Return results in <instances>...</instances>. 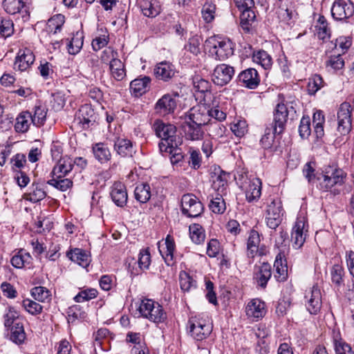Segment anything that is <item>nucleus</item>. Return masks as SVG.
Masks as SVG:
<instances>
[{"label": "nucleus", "instance_id": "nucleus-1", "mask_svg": "<svg viewBox=\"0 0 354 354\" xmlns=\"http://www.w3.org/2000/svg\"><path fill=\"white\" fill-rule=\"evenodd\" d=\"M296 113L294 107L283 103L278 104L274 113L273 122L271 128L267 127L262 136L260 143L263 148L268 149L272 146L274 135L281 134L285 128V124L289 115H292Z\"/></svg>", "mask_w": 354, "mask_h": 354}, {"label": "nucleus", "instance_id": "nucleus-2", "mask_svg": "<svg viewBox=\"0 0 354 354\" xmlns=\"http://www.w3.org/2000/svg\"><path fill=\"white\" fill-rule=\"evenodd\" d=\"M153 127L156 136L161 138L159 143L161 152L167 151L169 145L178 147L182 144V138L176 135V128L174 124L158 120Z\"/></svg>", "mask_w": 354, "mask_h": 354}, {"label": "nucleus", "instance_id": "nucleus-3", "mask_svg": "<svg viewBox=\"0 0 354 354\" xmlns=\"http://www.w3.org/2000/svg\"><path fill=\"white\" fill-rule=\"evenodd\" d=\"M321 176L322 180L319 182L320 189L328 192L335 185H342L346 174L342 169L333 165L325 167Z\"/></svg>", "mask_w": 354, "mask_h": 354}, {"label": "nucleus", "instance_id": "nucleus-4", "mask_svg": "<svg viewBox=\"0 0 354 354\" xmlns=\"http://www.w3.org/2000/svg\"><path fill=\"white\" fill-rule=\"evenodd\" d=\"M138 311L142 317L156 324L162 323L167 319V315L162 306L152 299H142Z\"/></svg>", "mask_w": 354, "mask_h": 354}, {"label": "nucleus", "instance_id": "nucleus-5", "mask_svg": "<svg viewBox=\"0 0 354 354\" xmlns=\"http://www.w3.org/2000/svg\"><path fill=\"white\" fill-rule=\"evenodd\" d=\"M209 53L217 60H224L234 53L233 44L230 39L212 37L206 40Z\"/></svg>", "mask_w": 354, "mask_h": 354}, {"label": "nucleus", "instance_id": "nucleus-6", "mask_svg": "<svg viewBox=\"0 0 354 354\" xmlns=\"http://www.w3.org/2000/svg\"><path fill=\"white\" fill-rule=\"evenodd\" d=\"M189 334L196 341L206 339L212 330V326L209 320L194 316L188 321Z\"/></svg>", "mask_w": 354, "mask_h": 354}, {"label": "nucleus", "instance_id": "nucleus-7", "mask_svg": "<svg viewBox=\"0 0 354 354\" xmlns=\"http://www.w3.org/2000/svg\"><path fill=\"white\" fill-rule=\"evenodd\" d=\"M180 209L184 216L189 218H197L203 214L204 207L195 195L186 194L181 198Z\"/></svg>", "mask_w": 354, "mask_h": 354}, {"label": "nucleus", "instance_id": "nucleus-8", "mask_svg": "<svg viewBox=\"0 0 354 354\" xmlns=\"http://www.w3.org/2000/svg\"><path fill=\"white\" fill-rule=\"evenodd\" d=\"M352 107L350 103H342L337 111V131L342 135L348 134L352 128Z\"/></svg>", "mask_w": 354, "mask_h": 354}, {"label": "nucleus", "instance_id": "nucleus-9", "mask_svg": "<svg viewBox=\"0 0 354 354\" xmlns=\"http://www.w3.org/2000/svg\"><path fill=\"white\" fill-rule=\"evenodd\" d=\"M354 15V4L351 0H335L331 8V15L337 21L346 20Z\"/></svg>", "mask_w": 354, "mask_h": 354}, {"label": "nucleus", "instance_id": "nucleus-10", "mask_svg": "<svg viewBox=\"0 0 354 354\" xmlns=\"http://www.w3.org/2000/svg\"><path fill=\"white\" fill-rule=\"evenodd\" d=\"M97 120V115L91 105L85 104L79 109L75 120L83 129H88L94 126Z\"/></svg>", "mask_w": 354, "mask_h": 354}, {"label": "nucleus", "instance_id": "nucleus-11", "mask_svg": "<svg viewBox=\"0 0 354 354\" xmlns=\"http://www.w3.org/2000/svg\"><path fill=\"white\" fill-rule=\"evenodd\" d=\"M234 75L232 66L225 64L216 66L212 74V81L218 86H223L228 84Z\"/></svg>", "mask_w": 354, "mask_h": 354}, {"label": "nucleus", "instance_id": "nucleus-12", "mask_svg": "<svg viewBox=\"0 0 354 354\" xmlns=\"http://www.w3.org/2000/svg\"><path fill=\"white\" fill-rule=\"evenodd\" d=\"M3 8L9 15L21 14L24 21L29 19L28 7L23 0H3Z\"/></svg>", "mask_w": 354, "mask_h": 354}, {"label": "nucleus", "instance_id": "nucleus-13", "mask_svg": "<svg viewBox=\"0 0 354 354\" xmlns=\"http://www.w3.org/2000/svg\"><path fill=\"white\" fill-rule=\"evenodd\" d=\"M304 218H298L292 227L291 241L295 249L300 248L304 243L306 237L307 230Z\"/></svg>", "mask_w": 354, "mask_h": 354}, {"label": "nucleus", "instance_id": "nucleus-14", "mask_svg": "<svg viewBox=\"0 0 354 354\" xmlns=\"http://www.w3.org/2000/svg\"><path fill=\"white\" fill-rule=\"evenodd\" d=\"M271 277L272 267L270 263H263L260 266H255L253 279L258 286L265 288Z\"/></svg>", "mask_w": 354, "mask_h": 354}, {"label": "nucleus", "instance_id": "nucleus-15", "mask_svg": "<svg viewBox=\"0 0 354 354\" xmlns=\"http://www.w3.org/2000/svg\"><path fill=\"white\" fill-rule=\"evenodd\" d=\"M35 62V55L28 48L19 50L15 63L14 69L21 72L27 71Z\"/></svg>", "mask_w": 354, "mask_h": 354}, {"label": "nucleus", "instance_id": "nucleus-16", "mask_svg": "<svg viewBox=\"0 0 354 354\" xmlns=\"http://www.w3.org/2000/svg\"><path fill=\"white\" fill-rule=\"evenodd\" d=\"M239 81L248 88L254 89L260 84V76L257 69L249 68L239 75Z\"/></svg>", "mask_w": 354, "mask_h": 354}, {"label": "nucleus", "instance_id": "nucleus-17", "mask_svg": "<svg viewBox=\"0 0 354 354\" xmlns=\"http://www.w3.org/2000/svg\"><path fill=\"white\" fill-rule=\"evenodd\" d=\"M306 298L307 310L310 314L317 315L322 307V295L319 288L314 286Z\"/></svg>", "mask_w": 354, "mask_h": 354}, {"label": "nucleus", "instance_id": "nucleus-18", "mask_svg": "<svg viewBox=\"0 0 354 354\" xmlns=\"http://www.w3.org/2000/svg\"><path fill=\"white\" fill-rule=\"evenodd\" d=\"M158 248L167 266H172L174 264V253L176 248L174 239L170 235H167L165 243L161 244L158 242Z\"/></svg>", "mask_w": 354, "mask_h": 354}, {"label": "nucleus", "instance_id": "nucleus-19", "mask_svg": "<svg viewBox=\"0 0 354 354\" xmlns=\"http://www.w3.org/2000/svg\"><path fill=\"white\" fill-rule=\"evenodd\" d=\"M113 202L118 207H122L127 205L128 194L126 187L120 182H115L111 187L110 193Z\"/></svg>", "mask_w": 354, "mask_h": 354}, {"label": "nucleus", "instance_id": "nucleus-20", "mask_svg": "<svg viewBox=\"0 0 354 354\" xmlns=\"http://www.w3.org/2000/svg\"><path fill=\"white\" fill-rule=\"evenodd\" d=\"M176 107V100L170 94L164 95L155 104L156 111L162 115L173 113Z\"/></svg>", "mask_w": 354, "mask_h": 354}, {"label": "nucleus", "instance_id": "nucleus-21", "mask_svg": "<svg viewBox=\"0 0 354 354\" xmlns=\"http://www.w3.org/2000/svg\"><path fill=\"white\" fill-rule=\"evenodd\" d=\"M73 168L72 158L64 156L59 160L53 167L50 175L51 176H57V178H64L72 171Z\"/></svg>", "mask_w": 354, "mask_h": 354}, {"label": "nucleus", "instance_id": "nucleus-22", "mask_svg": "<svg viewBox=\"0 0 354 354\" xmlns=\"http://www.w3.org/2000/svg\"><path fill=\"white\" fill-rule=\"evenodd\" d=\"M266 304L259 299L251 300L245 308V313L248 317L259 319L262 318L266 313Z\"/></svg>", "mask_w": 354, "mask_h": 354}, {"label": "nucleus", "instance_id": "nucleus-23", "mask_svg": "<svg viewBox=\"0 0 354 354\" xmlns=\"http://www.w3.org/2000/svg\"><path fill=\"white\" fill-rule=\"evenodd\" d=\"M185 122L203 127L208 124L209 119L205 113L202 112L198 108L193 107L185 114Z\"/></svg>", "mask_w": 354, "mask_h": 354}, {"label": "nucleus", "instance_id": "nucleus-24", "mask_svg": "<svg viewBox=\"0 0 354 354\" xmlns=\"http://www.w3.org/2000/svg\"><path fill=\"white\" fill-rule=\"evenodd\" d=\"M151 78L142 76L132 80L130 83V91L132 95L139 97L145 94L149 88Z\"/></svg>", "mask_w": 354, "mask_h": 354}, {"label": "nucleus", "instance_id": "nucleus-25", "mask_svg": "<svg viewBox=\"0 0 354 354\" xmlns=\"http://www.w3.org/2000/svg\"><path fill=\"white\" fill-rule=\"evenodd\" d=\"M92 152L95 158L103 164L111 158V153L108 145L104 142H97L92 145Z\"/></svg>", "mask_w": 354, "mask_h": 354}, {"label": "nucleus", "instance_id": "nucleus-26", "mask_svg": "<svg viewBox=\"0 0 354 354\" xmlns=\"http://www.w3.org/2000/svg\"><path fill=\"white\" fill-rule=\"evenodd\" d=\"M10 262L12 266L18 269L23 268H30L32 263V258L28 252L21 249L12 257Z\"/></svg>", "mask_w": 354, "mask_h": 354}, {"label": "nucleus", "instance_id": "nucleus-27", "mask_svg": "<svg viewBox=\"0 0 354 354\" xmlns=\"http://www.w3.org/2000/svg\"><path fill=\"white\" fill-rule=\"evenodd\" d=\"M32 113L28 111H24L19 113L16 118L15 124V130L17 133H26L32 124L31 122Z\"/></svg>", "mask_w": 354, "mask_h": 354}, {"label": "nucleus", "instance_id": "nucleus-28", "mask_svg": "<svg viewBox=\"0 0 354 354\" xmlns=\"http://www.w3.org/2000/svg\"><path fill=\"white\" fill-rule=\"evenodd\" d=\"M261 243L260 235L256 230H251L247 241V256L249 258H254L259 252V245Z\"/></svg>", "mask_w": 354, "mask_h": 354}, {"label": "nucleus", "instance_id": "nucleus-29", "mask_svg": "<svg viewBox=\"0 0 354 354\" xmlns=\"http://www.w3.org/2000/svg\"><path fill=\"white\" fill-rule=\"evenodd\" d=\"M261 194V181L259 178H254L250 181L245 189L246 200L249 203L257 201Z\"/></svg>", "mask_w": 354, "mask_h": 354}, {"label": "nucleus", "instance_id": "nucleus-30", "mask_svg": "<svg viewBox=\"0 0 354 354\" xmlns=\"http://www.w3.org/2000/svg\"><path fill=\"white\" fill-rule=\"evenodd\" d=\"M230 174L224 171L219 170L218 173L214 172L213 178L212 187L217 193L225 194L227 187V181Z\"/></svg>", "mask_w": 354, "mask_h": 354}, {"label": "nucleus", "instance_id": "nucleus-31", "mask_svg": "<svg viewBox=\"0 0 354 354\" xmlns=\"http://www.w3.org/2000/svg\"><path fill=\"white\" fill-rule=\"evenodd\" d=\"M182 128L186 139L200 140L203 138L204 131L202 127L184 122Z\"/></svg>", "mask_w": 354, "mask_h": 354}, {"label": "nucleus", "instance_id": "nucleus-32", "mask_svg": "<svg viewBox=\"0 0 354 354\" xmlns=\"http://www.w3.org/2000/svg\"><path fill=\"white\" fill-rule=\"evenodd\" d=\"M114 149L122 157H132L135 152L131 141L125 138H118L115 142Z\"/></svg>", "mask_w": 354, "mask_h": 354}, {"label": "nucleus", "instance_id": "nucleus-33", "mask_svg": "<svg viewBox=\"0 0 354 354\" xmlns=\"http://www.w3.org/2000/svg\"><path fill=\"white\" fill-rule=\"evenodd\" d=\"M3 317V324L6 329L16 326L17 323H23V319L19 313L14 307H8L5 310Z\"/></svg>", "mask_w": 354, "mask_h": 354}, {"label": "nucleus", "instance_id": "nucleus-34", "mask_svg": "<svg viewBox=\"0 0 354 354\" xmlns=\"http://www.w3.org/2000/svg\"><path fill=\"white\" fill-rule=\"evenodd\" d=\"M7 330L10 331L8 335L12 342L17 345H21L24 342L26 335L23 323H17L16 326H13Z\"/></svg>", "mask_w": 354, "mask_h": 354}, {"label": "nucleus", "instance_id": "nucleus-35", "mask_svg": "<svg viewBox=\"0 0 354 354\" xmlns=\"http://www.w3.org/2000/svg\"><path fill=\"white\" fill-rule=\"evenodd\" d=\"M66 256L73 262L79 264L82 267H86L89 264V257L86 252L80 248H75L67 252Z\"/></svg>", "mask_w": 354, "mask_h": 354}, {"label": "nucleus", "instance_id": "nucleus-36", "mask_svg": "<svg viewBox=\"0 0 354 354\" xmlns=\"http://www.w3.org/2000/svg\"><path fill=\"white\" fill-rule=\"evenodd\" d=\"M174 73L172 65L167 62L159 63L154 71L156 77L163 81L170 80L174 76Z\"/></svg>", "mask_w": 354, "mask_h": 354}, {"label": "nucleus", "instance_id": "nucleus-37", "mask_svg": "<svg viewBox=\"0 0 354 354\" xmlns=\"http://www.w3.org/2000/svg\"><path fill=\"white\" fill-rule=\"evenodd\" d=\"M252 60L265 70L271 68L272 65V57L265 50H261L253 53Z\"/></svg>", "mask_w": 354, "mask_h": 354}, {"label": "nucleus", "instance_id": "nucleus-38", "mask_svg": "<svg viewBox=\"0 0 354 354\" xmlns=\"http://www.w3.org/2000/svg\"><path fill=\"white\" fill-rule=\"evenodd\" d=\"M223 194H224L216 193L215 196H211L209 207L214 214H223L226 209L225 203L223 198Z\"/></svg>", "mask_w": 354, "mask_h": 354}, {"label": "nucleus", "instance_id": "nucleus-39", "mask_svg": "<svg viewBox=\"0 0 354 354\" xmlns=\"http://www.w3.org/2000/svg\"><path fill=\"white\" fill-rule=\"evenodd\" d=\"M252 8L242 10L240 16L241 26L245 32L250 31V27L256 19V15Z\"/></svg>", "mask_w": 354, "mask_h": 354}, {"label": "nucleus", "instance_id": "nucleus-40", "mask_svg": "<svg viewBox=\"0 0 354 354\" xmlns=\"http://www.w3.org/2000/svg\"><path fill=\"white\" fill-rule=\"evenodd\" d=\"M136 199L141 203H147L151 198V187L148 183L138 185L134 190Z\"/></svg>", "mask_w": 354, "mask_h": 354}, {"label": "nucleus", "instance_id": "nucleus-41", "mask_svg": "<svg viewBox=\"0 0 354 354\" xmlns=\"http://www.w3.org/2000/svg\"><path fill=\"white\" fill-rule=\"evenodd\" d=\"M111 76L117 81L122 80L126 76L124 64L120 59H113L109 65Z\"/></svg>", "mask_w": 354, "mask_h": 354}, {"label": "nucleus", "instance_id": "nucleus-42", "mask_svg": "<svg viewBox=\"0 0 354 354\" xmlns=\"http://www.w3.org/2000/svg\"><path fill=\"white\" fill-rule=\"evenodd\" d=\"M189 231L190 238L194 243L201 244L205 241V232L201 225L198 223L190 225Z\"/></svg>", "mask_w": 354, "mask_h": 354}, {"label": "nucleus", "instance_id": "nucleus-43", "mask_svg": "<svg viewBox=\"0 0 354 354\" xmlns=\"http://www.w3.org/2000/svg\"><path fill=\"white\" fill-rule=\"evenodd\" d=\"M47 183L61 192H66L73 186V181L70 178H57V176H52Z\"/></svg>", "mask_w": 354, "mask_h": 354}, {"label": "nucleus", "instance_id": "nucleus-44", "mask_svg": "<svg viewBox=\"0 0 354 354\" xmlns=\"http://www.w3.org/2000/svg\"><path fill=\"white\" fill-rule=\"evenodd\" d=\"M83 46V36L82 34L77 32L73 35L71 39L67 44L68 53L71 55L77 54Z\"/></svg>", "mask_w": 354, "mask_h": 354}, {"label": "nucleus", "instance_id": "nucleus-45", "mask_svg": "<svg viewBox=\"0 0 354 354\" xmlns=\"http://www.w3.org/2000/svg\"><path fill=\"white\" fill-rule=\"evenodd\" d=\"M179 283L183 292H189L196 288V281L186 272H180L179 274Z\"/></svg>", "mask_w": 354, "mask_h": 354}, {"label": "nucleus", "instance_id": "nucleus-46", "mask_svg": "<svg viewBox=\"0 0 354 354\" xmlns=\"http://www.w3.org/2000/svg\"><path fill=\"white\" fill-rule=\"evenodd\" d=\"M344 270L339 264L333 266L330 270L331 281L337 288L344 285Z\"/></svg>", "mask_w": 354, "mask_h": 354}, {"label": "nucleus", "instance_id": "nucleus-47", "mask_svg": "<svg viewBox=\"0 0 354 354\" xmlns=\"http://www.w3.org/2000/svg\"><path fill=\"white\" fill-rule=\"evenodd\" d=\"M34 113L32 114L31 122L33 125L40 127L43 126L46 122L47 110L41 106H35Z\"/></svg>", "mask_w": 354, "mask_h": 354}, {"label": "nucleus", "instance_id": "nucleus-48", "mask_svg": "<svg viewBox=\"0 0 354 354\" xmlns=\"http://www.w3.org/2000/svg\"><path fill=\"white\" fill-rule=\"evenodd\" d=\"M30 189L26 199L32 203H37L46 196V192L38 184L33 183Z\"/></svg>", "mask_w": 354, "mask_h": 354}, {"label": "nucleus", "instance_id": "nucleus-49", "mask_svg": "<svg viewBox=\"0 0 354 354\" xmlns=\"http://www.w3.org/2000/svg\"><path fill=\"white\" fill-rule=\"evenodd\" d=\"M65 23V17L62 14H57L50 17L48 21V27L50 32L56 34L60 32Z\"/></svg>", "mask_w": 354, "mask_h": 354}, {"label": "nucleus", "instance_id": "nucleus-50", "mask_svg": "<svg viewBox=\"0 0 354 354\" xmlns=\"http://www.w3.org/2000/svg\"><path fill=\"white\" fill-rule=\"evenodd\" d=\"M274 267L276 268V272L274 277L278 281H284L286 280L288 277V268L286 264H283L281 258L277 257Z\"/></svg>", "mask_w": 354, "mask_h": 354}, {"label": "nucleus", "instance_id": "nucleus-51", "mask_svg": "<svg viewBox=\"0 0 354 354\" xmlns=\"http://www.w3.org/2000/svg\"><path fill=\"white\" fill-rule=\"evenodd\" d=\"M325 83L320 75L315 74L310 79L308 84V91L310 95H315L319 89L324 87Z\"/></svg>", "mask_w": 354, "mask_h": 354}, {"label": "nucleus", "instance_id": "nucleus-52", "mask_svg": "<svg viewBox=\"0 0 354 354\" xmlns=\"http://www.w3.org/2000/svg\"><path fill=\"white\" fill-rule=\"evenodd\" d=\"M14 33V23L8 17H2L0 21V35L7 38Z\"/></svg>", "mask_w": 354, "mask_h": 354}, {"label": "nucleus", "instance_id": "nucleus-53", "mask_svg": "<svg viewBox=\"0 0 354 354\" xmlns=\"http://www.w3.org/2000/svg\"><path fill=\"white\" fill-rule=\"evenodd\" d=\"M315 165L313 162H308L304 165L303 169V174L310 183H314L316 179L319 181L322 180L321 174H317L315 173Z\"/></svg>", "mask_w": 354, "mask_h": 354}, {"label": "nucleus", "instance_id": "nucleus-54", "mask_svg": "<svg viewBox=\"0 0 354 354\" xmlns=\"http://www.w3.org/2000/svg\"><path fill=\"white\" fill-rule=\"evenodd\" d=\"M31 295L35 300L41 302L48 301L51 297L50 291L43 286L34 287L31 290Z\"/></svg>", "mask_w": 354, "mask_h": 354}, {"label": "nucleus", "instance_id": "nucleus-55", "mask_svg": "<svg viewBox=\"0 0 354 354\" xmlns=\"http://www.w3.org/2000/svg\"><path fill=\"white\" fill-rule=\"evenodd\" d=\"M207 118L209 116L216 121H222L226 118V113L218 105V102L214 100L212 102V106L207 111Z\"/></svg>", "mask_w": 354, "mask_h": 354}, {"label": "nucleus", "instance_id": "nucleus-56", "mask_svg": "<svg viewBox=\"0 0 354 354\" xmlns=\"http://www.w3.org/2000/svg\"><path fill=\"white\" fill-rule=\"evenodd\" d=\"M97 290L95 288H86L81 290L74 297V301L77 303H82L94 299L97 295Z\"/></svg>", "mask_w": 354, "mask_h": 354}, {"label": "nucleus", "instance_id": "nucleus-57", "mask_svg": "<svg viewBox=\"0 0 354 354\" xmlns=\"http://www.w3.org/2000/svg\"><path fill=\"white\" fill-rule=\"evenodd\" d=\"M207 124V131L212 136L221 138L225 134L226 127L221 124L219 121L210 122Z\"/></svg>", "mask_w": 354, "mask_h": 354}, {"label": "nucleus", "instance_id": "nucleus-58", "mask_svg": "<svg viewBox=\"0 0 354 354\" xmlns=\"http://www.w3.org/2000/svg\"><path fill=\"white\" fill-rule=\"evenodd\" d=\"M231 130L236 137H243L248 131V124L245 120H237L231 124Z\"/></svg>", "mask_w": 354, "mask_h": 354}, {"label": "nucleus", "instance_id": "nucleus-59", "mask_svg": "<svg viewBox=\"0 0 354 354\" xmlns=\"http://www.w3.org/2000/svg\"><path fill=\"white\" fill-rule=\"evenodd\" d=\"M22 306L28 313L32 315L40 314L43 309L41 305L28 299L23 301Z\"/></svg>", "mask_w": 354, "mask_h": 354}, {"label": "nucleus", "instance_id": "nucleus-60", "mask_svg": "<svg viewBox=\"0 0 354 354\" xmlns=\"http://www.w3.org/2000/svg\"><path fill=\"white\" fill-rule=\"evenodd\" d=\"M216 6L212 3H206L202 8V15L206 23L212 22L215 17Z\"/></svg>", "mask_w": 354, "mask_h": 354}, {"label": "nucleus", "instance_id": "nucleus-61", "mask_svg": "<svg viewBox=\"0 0 354 354\" xmlns=\"http://www.w3.org/2000/svg\"><path fill=\"white\" fill-rule=\"evenodd\" d=\"M170 155V160L172 165H177L184 159V153L178 147L169 145L167 151Z\"/></svg>", "mask_w": 354, "mask_h": 354}, {"label": "nucleus", "instance_id": "nucleus-62", "mask_svg": "<svg viewBox=\"0 0 354 354\" xmlns=\"http://www.w3.org/2000/svg\"><path fill=\"white\" fill-rule=\"evenodd\" d=\"M281 216L273 212L266 210V221L268 227L276 229L281 222Z\"/></svg>", "mask_w": 354, "mask_h": 354}, {"label": "nucleus", "instance_id": "nucleus-63", "mask_svg": "<svg viewBox=\"0 0 354 354\" xmlns=\"http://www.w3.org/2000/svg\"><path fill=\"white\" fill-rule=\"evenodd\" d=\"M334 346L336 354H354L351 346L342 339H335Z\"/></svg>", "mask_w": 354, "mask_h": 354}, {"label": "nucleus", "instance_id": "nucleus-64", "mask_svg": "<svg viewBox=\"0 0 354 354\" xmlns=\"http://www.w3.org/2000/svg\"><path fill=\"white\" fill-rule=\"evenodd\" d=\"M138 263L140 270L149 268L151 263V255L149 249L140 250Z\"/></svg>", "mask_w": 354, "mask_h": 354}]
</instances>
